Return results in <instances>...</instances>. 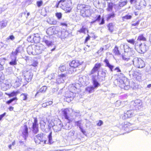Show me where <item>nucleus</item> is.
Here are the masks:
<instances>
[{"instance_id":"f257e3e1","label":"nucleus","mask_w":151,"mask_h":151,"mask_svg":"<svg viewBox=\"0 0 151 151\" xmlns=\"http://www.w3.org/2000/svg\"><path fill=\"white\" fill-rule=\"evenodd\" d=\"M43 134L40 133L36 136L34 137V140L35 143L37 144H40L41 142H44V144H51L53 143L52 139V132H50L48 136V142L45 139L43 136Z\"/></svg>"},{"instance_id":"f03ea898","label":"nucleus","mask_w":151,"mask_h":151,"mask_svg":"<svg viewBox=\"0 0 151 151\" xmlns=\"http://www.w3.org/2000/svg\"><path fill=\"white\" fill-rule=\"evenodd\" d=\"M78 10H81V14L83 17H88L90 15V8L84 4H78L77 6Z\"/></svg>"},{"instance_id":"7ed1b4c3","label":"nucleus","mask_w":151,"mask_h":151,"mask_svg":"<svg viewBox=\"0 0 151 151\" xmlns=\"http://www.w3.org/2000/svg\"><path fill=\"white\" fill-rule=\"evenodd\" d=\"M61 6L60 8L63 10H66V12H70L71 8H70L71 2L70 0H60Z\"/></svg>"},{"instance_id":"20e7f679","label":"nucleus","mask_w":151,"mask_h":151,"mask_svg":"<svg viewBox=\"0 0 151 151\" xmlns=\"http://www.w3.org/2000/svg\"><path fill=\"white\" fill-rule=\"evenodd\" d=\"M142 102L139 99L132 101L131 103L130 108L133 110L137 111L140 109Z\"/></svg>"},{"instance_id":"39448f33","label":"nucleus","mask_w":151,"mask_h":151,"mask_svg":"<svg viewBox=\"0 0 151 151\" xmlns=\"http://www.w3.org/2000/svg\"><path fill=\"white\" fill-rule=\"evenodd\" d=\"M133 62L134 65L138 68H142L145 66L144 62L141 58H135L133 60Z\"/></svg>"},{"instance_id":"423d86ee","label":"nucleus","mask_w":151,"mask_h":151,"mask_svg":"<svg viewBox=\"0 0 151 151\" xmlns=\"http://www.w3.org/2000/svg\"><path fill=\"white\" fill-rule=\"evenodd\" d=\"M106 72V70L104 69L99 70L98 71L96 76L99 81H102L105 80Z\"/></svg>"},{"instance_id":"0eeeda50","label":"nucleus","mask_w":151,"mask_h":151,"mask_svg":"<svg viewBox=\"0 0 151 151\" xmlns=\"http://www.w3.org/2000/svg\"><path fill=\"white\" fill-rule=\"evenodd\" d=\"M46 47L41 44H38L34 46V50H35V55L39 54L41 53L44 51Z\"/></svg>"},{"instance_id":"6e6552de","label":"nucleus","mask_w":151,"mask_h":151,"mask_svg":"<svg viewBox=\"0 0 151 151\" xmlns=\"http://www.w3.org/2000/svg\"><path fill=\"white\" fill-rule=\"evenodd\" d=\"M119 85L121 88L126 90H128L130 87L129 82L127 80L123 81L122 80H120Z\"/></svg>"},{"instance_id":"1a4fd4ad","label":"nucleus","mask_w":151,"mask_h":151,"mask_svg":"<svg viewBox=\"0 0 151 151\" xmlns=\"http://www.w3.org/2000/svg\"><path fill=\"white\" fill-rule=\"evenodd\" d=\"M76 94L73 93V92L69 91L67 92L65 94V96L66 99V101L68 102H70L73 100L74 97L76 96ZM78 95L77 94V96Z\"/></svg>"},{"instance_id":"9d476101","label":"nucleus","mask_w":151,"mask_h":151,"mask_svg":"<svg viewBox=\"0 0 151 151\" xmlns=\"http://www.w3.org/2000/svg\"><path fill=\"white\" fill-rule=\"evenodd\" d=\"M24 75L26 81L29 82L31 81L33 74L32 72L30 71H24Z\"/></svg>"},{"instance_id":"9b49d317","label":"nucleus","mask_w":151,"mask_h":151,"mask_svg":"<svg viewBox=\"0 0 151 151\" xmlns=\"http://www.w3.org/2000/svg\"><path fill=\"white\" fill-rule=\"evenodd\" d=\"M147 46L145 43H138V42H136L135 45V47H138L140 49L141 52H145L147 50Z\"/></svg>"},{"instance_id":"f8f14e48","label":"nucleus","mask_w":151,"mask_h":151,"mask_svg":"<svg viewBox=\"0 0 151 151\" xmlns=\"http://www.w3.org/2000/svg\"><path fill=\"white\" fill-rule=\"evenodd\" d=\"M32 128L34 133L35 134L37 133L38 131V120L36 117L34 118V122L33 123Z\"/></svg>"},{"instance_id":"ddd939ff","label":"nucleus","mask_w":151,"mask_h":151,"mask_svg":"<svg viewBox=\"0 0 151 151\" xmlns=\"http://www.w3.org/2000/svg\"><path fill=\"white\" fill-rule=\"evenodd\" d=\"M124 45L123 44H122L120 46V48L122 49H124L125 52H127V53L129 56H132L133 55L134 52L133 51H131V49L128 46H126L125 47L126 48H124Z\"/></svg>"},{"instance_id":"4468645a","label":"nucleus","mask_w":151,"mask_h":151,"mask_svg":"<svg viewBox=\"0 0 151 151\" xmlns=\"http://www.w3.org/2000/svg\"><path fill=\"white\" fill-rule=\"evenodd\" d=\"M22 134L25 140H26L28 135V129L26 125L21 127Z\"/></svg>"},{"instance_id":"2eb2a0df","label":"nucleus","mask_w":151,"mask_h":151,"mask_svg":"<svg viewBox=\"0 0 151 151\" xmlns=\"http://www.w3.org/2000/svg\"><path fill=\"white\" fill-rule=\"evenodd\" d=\"M63 126V124L61 121L59 119H58L57 124L54 125L53 128L55 132H58L61 130Z\"/></svg>"},{"instance_id":"dca6fc26","label":"nucleus","mask_w":151,"mask_h":151,"mask_svg":"<svg viewBox=\"0 0 151 151\" xmlns=\"http://www.w3.org/2000/svg\"><path fill=\"white\" fill-rule=\"evenodd\" d=\"M51 37L49 36H45L43 38V41L44 42L47 46L49 47L53 44Z\"/></svg>"},{"instance_id":"f3484780","label":"nucleus","mask_w":151,"mask_h":151,"mask_svg":"<svg viewBox=\"0 0 151 151\" xmlns=\"http://www.w3.org/2000/svg\"><path fill=\"white\" fill-rule=\"evenodd\" d=\"M101 66V64L100 63H96L94 67L91 70L90 73V75L93 74L94 75L95 73L98 72V70L100 68Z\"/></svg>"},{"instance_id":"a211bd4d","label":"nucleus","mask_w":151,"mask_h":151,"mask_svg":"<svg viewBox=\"0 0 151 151\" xmlns=\"http://www.w3.org/2000/svg\"><path fill=\"white\" fill-rule=\"evenodd\" d=\"M66 75L62 74L58 76L56 79V83H60L64 82V81L66 79Z\"/></svg>"},{"instance_id":"6ab92c4d","label":"nucleus","mask_w":151,"mask_h":151,"mask_svg":"<svg viewBox=\"0 0 151 151\" xmlns=\"http://www.w3.org/2000/svg\"><path fill=\"white\" fill-rule=\"evenodd\" d=\"M46 32L48 35H50L57 34L58 32V31L56 30L55 27H50L47 29Z\"/></svg>"},{"instance_id":"aec40b11","label":"nucleus","mask_w":151,"mask_h":151,"mask_svg":"<svg viewBox=\"0 0 151 151\" xmlns=\"http://www.w3.org/2000/svg\"><path fill=\"white\" fill-rule=\"evenodd\" d=\"M81 62H80L78 60H73L69 63L70 67L75 68L81 64Z\"/></svg>"},{"instance_id":"412c9836","label":"nucleus","mask_w":151,"mask_h":151,"mask_svg":"<svg viewBox=\"0 0 151 151\" xmlns=\"http://www.w3.org/2000/svg\"><path fill=\"white\" fill-rule=\"evenodd\" d=\"M97 77L96 75H93L92 76V79L93 81L94 88H97L100 84L97 81Z\"/></svg>"},{"instance_id":"4be33fe9","label":"nucleus","mask_w":151,"mask_h":151,"mask_svg":"<svg viewBox=\"0 0 151 151\" xmlns=\"http://www.w3.org/2000/svg\"><path fill=\"white\" fill-rule=\"evenodd\" d=\"M22 50V48L21 47H18L15 51H12L11 55V58L17 57L18 53L20 52Z\"/></svg>"},{"instance_id":"5701e85b","label":"nucleus","mask_w":151,"mask_h":151,"mask_svg":"<svg viewBox=\"0 0 151 151\" xmlns=\"http://www.w3.org/2000/svg\"><path fill=\"white\" fill-rule=\"evenodd\" d=\"M34 46H29L27 48V51L29 54L35 55V50L33 51V50H34Z\"/></svg>"},{"instance_id":"b1692460","label":"nucleus","mask_w":151,"mask_h":151,"mask_svg":"<svg viewBox=\"0 0 151 151\" xmlns=\"http://www.w3.org/2000/svg\"><path fill=\"white\" fill-rule=\"evenodd\" d=\"M132 110H132L127 111L125 113L124 116V118H129L133 116L134 114L133 113Z\"/></svg>"},{"instance_id":"393cba45","label":"nucleus","mask_w":151,"mask_h":151,"mask_svg":"<svg viewBox=\"0 0 151 151\" xmlns=\"http://www.w3.org/2000/svg\"><path fill=\"white\" fill-rule=\"evenodd\" d=\"M104 62L105 63V66L108 67L111 71H112L114 66L111 64L108 60L106 58L104 60Z\"/></svg>"},{"instance_id":"a878e982","label":"nucleus","mask_w":151,"mask_h":151,"mask_svg":"<svg viewBox=\"0 0 151 151\" xmlns=\"http://www.w3.org/2000/svg\"><path fill=\"white\" fill-rule=\"evenodd\" d=\"M22 78L20 77L17 79L14 84V88H17L20 86L22 83Z\"/></svg>"},{"instance_id":"bb28decb","label":"nucleus","mask_w":151,"mask_h":151,"mask_svg":"<svg viewBox=\"0 0 151 151\" xmlns=\"http://www.w3.org/2000/svg\"><path fill=\"white\" fill-rule=\"evenodd\" d=\"M115 25V24L114 23H109L107 25L108 29L110 32L112 33L114 31Z\"/></svg>"},{"instance_id":"cd10ccee","label":"nucleus","mask_w":151,"mask_h":151,"mask_svg":"<svg viewBox=\"0 0 151 151\" xmlns=\"http://www.w3.org/2000/svg\"><path fill=\"white\" fill-rule=\"evenodd\" d=\"M123 68H124V71L126 72H130L132 69L131 64L129 63L124 65Z\"/></svg>"},{"instance_id":"c85d7f7f","label":"nucleus","mask_w":151,"mask_h":151,"mask_svg":"<svg viewBox=\"0 0 151 151\" xmlns=\"http://www.w3.org/2000/svg\"><path fill=\"white\" fill-rule=\"evenodd\" d=\"M33 35L34 37V40L35 41L34 42L35 43L39 42L40 41L41 38L40 34L37 33L34 34Z\"/></svg>"},{"instance_id":"c756f323","label":"nucleus","mask_w":151,"mask_h":151,"mask_svg":"<svg viewBox=\"0 0 151 151\" xmlns=\"http://www.w3.org/2000/svg\"><path fill=\"white\" fill-rule=\"evenodd\" d=\"M83 81L84 83L83 86H86L89 83L90 81L88 76H83Z\"/></svg>"},{"instance_id":"7c9ffc66","label":"nucleus","mask_w":151,"mask_h":151,"mask_svg":"<svg viewBox=\"0 0 151 151\" xmlns=\"http://www.w3.org/2000/svg\"><path fill=\"white\" fill-rule=\"evenodd\" d=\"M47 89V87L46 86H44L41 88L39 91L37 92L35 94V96L38 95L39 93H44L45 92Z\"/></svg>"},{"instance_id":"2f4dec72","label":"nucleus","mask_w":151,"mask_h":151,"mask_svg":"<svg viewBox=\"0 0 151 151\" xmlns=\"http://www.w3.org/2000/svg\"><path fill=\"white\" fill-rule=\"evenodd\" d=\"M115 17V14L113 12L108 14L106 16V20L108 21L110 19L113 18Z\"/></svg>"},{"instance_id":"473e14b6","label":"nucleus","mask_w":151,"mask_h":151,"mask_svg":"<svg viewBox=\"0 0 151 151\" xmlns=\"http://www.w3.org/2000/svg\"><path fill=\"white\" fill-rule=\"evenodd\" d=\"M17 57L11 58V61L9 62V64L12 65H14L17 64Z\"/></svg>"},{"instance_id":"72a5a7b5","label":"nucleus","mask_w":151,"mask_h":151,"mask_svg":"<svg viewBox=\"0 0 151 151\" xmlns=\"http://www.w3.org/2000/svg\"><path fill=\"white\" fill-rule=\"evenodd\" d=\"M7 21L6 20L0 22V26L2 28H4L7 25Z\"/></svg>"},{"instance_id":"f704fd0d","label":"nucleus","mask_w":151,"mask_h":151,"mask_svg":"<svg viewBox=\"0 0 151 151\" xmlns=\"http://www.w3.org/2000/svg\"><path fill=\"white\" fill-rule=\"evenodd\" d=\"M68 66V65H61L60 66L59 68V69L61 72H64L66 70Z\"/></svg>"},{"instance_id":"c9c22d12","label":"nucleus","mask_w":151,"mask_h":151,"mask_svg":"<svg viewBox=\"0 0 151 151\" xmlns=\"http://www.w3.org/2000/svg\"><path fill=\"white\" fill-rule=\"evenodd\" d=\"M113 4L112 3H109L108 4L106 10L108 12H111L113 10Z\"/></svg>"},{"instance_id":"e433bc0d","label":"nucleus","mask_w":151,"mask_h":151,"mask_svg":"<svg viewBox=\"0 0 151 151\" xmlns=\"http://www.w3.org/2000/svg\"><path fill=\"white\" fill-rule=\"evenodd\" d=\"M94 87L93 86H91L86 88V91L88 92L89 93H91L94 91Z\"/></svg>"},{"instance_id":"4c0bfd02","label":"nucleus","mask_w":151,"mask_h":151,"mask_svg":"<svg viewBox=\"0 0 151 151\" xmlns=\"http://www.w3.org/2000/svg\"><path fill=\"white\" fill-rule=\"evenodd\" d=\"M68 87L70 91L73 92L74 93H75V91L77 89V88L73 84L69 85Z\"/></svg>"},{"instance_id":"58836bf2","label":"nucleus","mask_w":151,"mask_h":151,"mask_svg":"<svg viewBox=\"0 0 151 151\" xmlns=\"http://www.w3.org/2000/svg\"><path fill=\"white\" fill-rule=\"evenodd\" d=\"M38 65V62L37 61H33L32 63V64L30 65V66L33 67H34V70L35 71V69H36V67Z\"/></svg>"},{"instance_id":"ea45409f","label":"nucleus","mask_w":151,"mask_h":151,"mask_svg":"<svg viewBox=\"0 0 151 151\" xmlns=\"http://www.w3.org/2000/svg\"><path fill=\"white\" fill-rule=\"evenodd\" d=\"M137 40L139 41H145L146 40V39L143 36V35H139L138 37Z\"/></svg>"},{"instance_id":"a19ab883","label":"nucleus","mask_w":151,"mask_h":151,"mask_svg":"<svg viewBox=\"0 0 151 151\" xmlns=\"http://www.w3.org/2000/svg\"><path fill=\"white\" fill-rule=\"evenodd\" d=\"M34 37L33 36V35H30L28 37L27 40L28 42H29L33 43L35 41L34 40Z\"/></svg>"},{"instance_id":"79ce46f5","label":"nucleus","mask_w":151,"mask_h":151,"mask_svg":"<svg viewBox=\"0 0 151 151\" xmlns=\"http://www.w3.org/2000/svg\"><path fill=\"white\" fill-rule=\"evenodd\" d=\"M76 69L75 68L70 67L68 70V73L69 74H72L74 72L76 71Z\"/></svg>"},{"instance_id":"37998d69","label":"nucleus","mask_w":151,"mask_h":151,"mask_svg":"<svg viewBox=\"0 0 151 151\" xmlns=\"http://www.w3.org/2000/svg\"><path fill=\"white\" fill-rule=\"evenodd\" d=\"M83 76H80L78 80V82L79 83H78V84L83 86Z\"/></svg>"},{"instance_id":"c03bdc74","label":"nucleus","mask_w":151,"mask_h":151,"mask_svg":"<svg viewBox=\"0 0 151 151\" xmlns=\"http://www.w3.org/2000/svg\"><path fill=\"white\" fill-rule=\"evenodd\" d=\"M113 51L114 53L115 54V55H120V53L118 50V47L117 46H115L114 50Z\"/></svg>"},{"instance_id":"a18cd8bd","label":"nucleus","mask_w":151,"mask_h":151,"mask_svg":"<svg viewBox=\"0 0 151 151\" xmlns=\"http://www.w3.org/2000/svg\"><path fill=\"white\" fill-rule=\"evenodd\" d=\"M95 45H93V46L92 45H86L87 47H88V48H89L88 49H87L86 48V47H85L84 48V49L85 50L86 49V51H89L91 50H92L93 48L95 47Z\"/></svg>"},{"instance_id":"49530a36","label":"nucleus","mask_w":151,"mask_h":151,"mask_svg":"<svg viewBox=\"0 0 151 151\" xmlns=\"http://www.w3.org/2000/svg\"><path fill=\"white\" fill-rule=\"evenodd\" d=\"M75 131L74 130H71L70 132L67 133L66 135L68 137H72L74 135Z\"/></svg>"},{"instance_id":"de8ad7c7","label":"nucleus","mask_w":151,"mask_h":151,"mask_svg":"<svg viewBox=\"0 0 151 151\" xmlns=\"http://www.w3.org/2000/svg\"><path fill=\"white\" fill-rule=\"evenodd\" d=\"M132 17L130 15H127L124 16L122 17V20L123 21H125L126 20L130 19Z\"/></svg>"},{"instance_id":"09e8293b","label":"nucleus","mask_w":151,"mask_h":151,"mask_svg":"<svg viewBox=\"0 0 151 151\" xmlns=\"http://www.w3.org/2000/svg\"><path fill=\"white\" fill-rule=\"evenodd\" d=\"M67 110L66 109H64L62 112L65 118H68V116Z\"/></svg>"},{"instance_id":"8fccbe9b","label":"nucleus","mask_w":151,"mask_h":151,"mask_svg":"<svg viewBox=\"0 0 151 151\" xmlns=\"http://www.w3.org/2000/svg\"><path fill=\"white\" fill-rule=\"evenodd\" d=\"M55 16L59 20L62 17V14L60 12H57L55 13Z\"/></svg>"},{"instance_id":"3c124183","label":"nucleus","mask_w":151,"mask_h":151,"mask_svg":"<svg viewBox=\"0 0 151 151\" xmlns=\"http://www.w3.org/2000/svg\"><path fill=\"white\" fill-rule=\"evenodd\" d=\"M75 123L76 125L79 127L80 129H81L82 127L81 125V120L75 121Z\"/></svg>"},{"instance_id":"603ef678","label":"nucleus","mask_w":151,"mask_h":151,"mask_svg":"<svg viewBox=\"0 0 151 151\" xmlns=\"http://www.w3.org/2000/svg\"><path fill=\"white\" fill-rule=\"evenodd\" d=\"M127 42L135 46V41L134 39L127 40Z\"/></svg>"},{"instance_id":"864d4df0","label":"nucleus","mask_w":151,"mask_h":151,"mask_svg":"<svg viewBox=\"0 0 151 151\" xmlns=\"http://www.w3.org/2000/svg\"><path fill=\"white\" fill-rule=\"evenodd\" d=\"M69 123L67 122V123L65 125H63V128L66 129H70V127Z\"/></svg>"},{"instance_id":"5fc2aeb1","label":"nucleus","mask_w":151,"mask_h":151,"mask_svg":"<svg viewBox=\"0 0 151 151\" xmlns=\"http://www.w3.org/2000/svg\"><path fill=\"white\" fill-rule=\"evenodd\" d=\"M17 93V92L13 91L10 93L8 94V95L9 97H12L14 96H16Z\"/></svg>"},{"instance_id":"6e6d98bb","label":"nucleus","mask_w":151,"mask_h":151,"mask_svg":"<svg viewBox=\"0 0 151 151\" xmlns=\"http://www.w3.org/2000/svg\"><path fill=\"white\" fill-rule=\"evenodd\" d=\"M127 2L125 1H124L121 2H119V6L120 7H122L127 4Z\"/></svg>"},{"instance_id":"4d7b16f0","label":"nucleus","mask_w":151,"mask_h":151,"mask_svg":"<svg viewBox=\"0 0 151 151\" xmlns=\"http://www.w3.org/2000/svg\"><path fill=\"white\" fill-rule=\"evenodd\" d=\"M27 95L26 93H22L21 95V96L23 100H25L27 98Z\"/></svg>"},{"instance_id":"13d9d810","label":"nucleus","mask_w":151,"mask_h":151,"mask_svg":"<svg viewBox=\"0 0 151 151\" xmlns=\"http://www.w3.org/2000/svg\"><path fill=\"white\" fill-rule=\"evenodd\" d=\"M17 100V98L16 97H15L13 98L12 99H10L9 101H8L6 102V104H9L10 103H11L14 100Z\"/></svg>"},{"instance_id":"bf43d9fd","label":"nucleus","mask_w":151,"mask_h":151,"mask_svg":"<svg viewBox=\"0 0 151 151\" xmlns=\"http://www.w3.org/2000/svg\"><path fill=\"white\" fill-rule=\"evenodd\" d=\"M146 5V3L145 2V1L144 0L141 1L139 5V6H140L141 7L145 6Z\"/></svg>"},{"instance_id":"052dcab7","label":"nucleus","mask_w":151,"mask_h":151,"mask_svg":"<svg viewBox=\"0 0 151 151\" xmlns=\"http://www.w3.org/2000/svg\"><path fill=\"white\" fill-rule=\"evenodd\" d=\"M78 32L80 33H85L86 32V28L83 26L82 27V28L80 30L78 31Z\"/></svg>"},{"instance_id":"680f3d73","label":"nucleus","mask_w":151,"mask_h":151,"mask_svg":"<svg viewBox=\"0 0 151 151\" xmlns=\"http://www.w3.org/2000/svg\"><path fill=\"white\" fill-rule=\"evenodd\" d=\"M43 2L42 1L40 0L37 2V5L38 7H40L42 4Z\"/></svg>"},{"instance_id":"e2e57ef3","label":"nucleus","mask_w":151,"mask_h":151,"mask_svg":"<svg viewBox=\"0 0 151 151\" xmlns=\"http://www.w3.org/2000/svg\"><path fill=\"white\" fill-rule=\"evenodd\" d=\"M101 19V16L100 15H98L96 17V18L95 21H93L91 22V23H93L95 22L96 21H98L100 20Z\"/></svg>"},{"instance_id":"0e129e2a","label":"nucleus","mask_w":151,"mask_h":151,"mask_svg":"<svg viewBox=\"0 0 151 151\" xmlns=\"http://www.w3.org/2000/svg\"><path fill=\"white\" fill-rule=\"evenodd\" d=\"M140 21L139 20L137 21L136 22H134L131 24L132 26H137L139 24Z\"/></svg>"},{"instance_id":"69168bd1","label":"nucleus","mask_w":151,"mask_h":151,"mask_svg":"<svg viewBox=\"0 0 151 151\" xmlns=\"http://www.w3.org/2000/svg\"><path fill=\"white\" fill-rule=\"evenodd\" d=\"M14 39H15V37L13 35H11L9 36L7 38V39L8 40H9V39H10L12 40H14Z\"/></svg>"},{"instance_id":"338daca9","label":"nucleus","mask_w":151,"mask_h":151,"mask_svg":"<svg viewBox=\"0 0 151 151\" xmlns=\"http://www.w3.org/2000/svg\"><path fill=\"white\" fill-rule=\"evenodd\" d=\"M103 122L102 121L99 120L96 124L98 126H101L103 124Z\"/></svg>"},{"instance_id":"774afa93","label":"nucleus","mask_w":151,"mask_h":151,"mask_svg":"<svg viewBox=\"0 0 151 151\" xmlns=\"http://www.w3.org/2000/svg\"><path fill=\"white\" fill-rule=\"evenodd\" d=\"M121 101H117L115 103V105L116 106H119L121 105Z\"/></svg>"}]
</instances>
